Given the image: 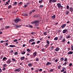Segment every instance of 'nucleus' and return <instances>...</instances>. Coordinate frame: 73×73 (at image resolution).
<instances>
[{"instance_id": "nucleus-46", "label": "nucleus", "mask_w": 73, "mask_h": 73, "mask_svg": "<svg viewBox=\"0 0 73 73\" xmlns=\"http://www.w3.org/2000/svg\"><path fill=\"white\" fill-rule=\"evenodd\" d=\"M29 27L30 28H33V26H32V25H29Z\"/></svg>"}, {"instance_id": "nucleus-42", "label": "nucleus", "mask_w": 73, "mask_h": 73, "mask_svg": "<svg viewBox=\"0 0 73 73\" xmlns=\"http://www.w3.org/2000/svg\"><path fill=\"white\" fill-rule=\"evenodd\" d=\"M54 71V69H51L50 70V72H53V71Z\"/></svg>"}, {"instance_id": "nucleus-27", "label": "nucleus", "mask_w": 73, "mask_h": 73, "mask_svg": "<svg viewBox=\"0 0 73 73\" xmlns=\"http://www.w3.org/2000/svg\"><path fill=\"white\" fill-rule=\"evenodd\" d=\"M7 60V58L6 57H4L3 58V60Z\"/></svg>"}, {"instance_id": "nucleus-48", "label": "nucleus", "mask_w": 73, "mask_h": 73, "mask_svg": "<svg viewBox=\"0 0 73 73\" xmlns=\"http://www.w3.org/2000/svg\"><path fill=\"white\" fill-rule=\"evenodd\" d=\"M69 6L67 5L66 6L67 9H69Z\"/></svg>"}, {"instance_id": "nucleus-59", "label": "nucleus", "mask_w": 73, "mask_h": 73, "mask_svg": "<svg viewBox=\"0 0 73 73\" xmlns=\"http://www.w3.org/2000/svg\"><path fill=\"white\" fill-rule=\"evenodd\" d=\"M3 66H4V67H5L7 66V64H4L3 65Z\"/></svg>"}, {"instance_id": "nucleus-12", "label": "nucleus", "mask_w": 73, "mask_h": 73, "mask_svg": "<svg viewBox=\"0 0 73 73\" xmlns=\"http://www.w3.org/2000/svg\"><path fill=\"white\" fill-rule=\"evenodd\" d=\"M9 47H11V48H13V47H16V46L14 45H11L9 46Z\"/></svg>"}, {"instance_id": "nucleus-11", "label": "nucleus", "mask_w": 73, "mask_h": 73, "mask_svg": "<svg viewBox=\"0 0 73 73\" xmlns=\"http://www.w3.org/2000/svg\"><path fill=\"white\" fill-rule=\"evenodd\" d=\"M11 62V60H8L7 61L6 63L7 64H10Z\"/></svg>"}, {"instance_id": "nucleus-9", "label": "nucleus", "mask_w": 73, "mask_h": 73, "mask_svg": "<svg viewBox=\"0 0 73 73\" xmlns=\"http://www.w3.org/2000/svg\"><path fill=\"white\" fill-rule=\"evenodd\" d=\"M27 5H25L23 6V8H26V7H27V6H28V5H29V3H27Z\"/></svg>"}, {"instance_id": "nucleus-21", "label": "nucleus", "mask_w": 73, "mask_h": 73, "mask_svg": "<svg viewBox=\"0 0 73 73\" xmlns=\"http://www.w3.org/2000/svg\"><path fill=\"white\" fill-rule=\"evenodd\" d=\"M53 48H54V46H52L50 48V50H53Z\"/></svg>"}, {"instance_id": "nucleus-64", "label": "nucleus", "mask_w": 73, "mask_h": 73, "mask_svg": "<svg viewBox=\"0 0 73 73\" xmlns=\"http://www.w3.org/2000/svg\"><path fill=\"white\" fill-rule=\"evenodd\" d=\"M2 70H5V67L3 68L2 69Z\"/></svg>"}, {"instance_id": "nucleus-23", "label": "nucleus", "mask_w": 73, "mask_h": 73, "mask_svg": "<svg viewBox=\"0 0 73 73\" xmlns=\"http://www.w3.org/2000/svg\"><path fill=\"white\" fill-rule=\"evenodd\" d=\"M37 21H34L33 22H31V24H35V23H36L37 22Z\"/></svg>"}, {"instance_id": "nucleus-60", "label": "nucleus", "mask_w": 73, "mask_h": 73, "mask_svg": "<svg viewBox=\"0 0 73 73\" xmlns=\"http://www.w3.org/2000/svg\"><path fill=\"white\" fill-rule=\"evenodd\" d=\"M12 7V6L11 5H10L8 7V8H11V7Z\"/></svg>"}, {"instance_id": "nucleus-45", "label": "nucleus", "mask_w": 73, "mask_h": 73, "mask_svg": "<svg viewBox=\"0 0 73 73\" xmlns=\"http://www.w3.org/2000/svg\"><path fill=\"white\" fill-rule=\"evenodd\" d=\"M43 1V0H41V1H38V3H42V2Z\"/></svg>"}, {"instance_id": "nucleus-31", "label": "nucleus", "mask_w": 73, "mask_h": 73, "mask_svg": "<svg viewBox=\"0 0 73 73\" xmlns=\"http://www.w3.org/2000/svg\"><path fill=\"white\" fill-rule=\"evenodd\" d=\"M66 64H67V62H65L63 64V66H65V65H66Z\"/></svg>"}, {"instance_id": "nucleus-35", "label": "nucleus", "mask_w": 73, "mask_h": 73, "mask_svg": "<svg viewBox=\"0 0 73 73\" xmlns=\"http://www.w3.org/2000/svg\"><path fill=\"white\" fill-rule=\"evenodd\" d=\"M13 53V50H11L10 52V53L11 54V53Z\"/></svg>"}, {"instance_id": "nucleus-7", "label": "nucleus", "mask_w": 73, "mask_h": 73, "mask_svg": "<svg viewBox=\"0 0 73 73\" xmlns=\"http://www.w3.org/2000/svg\"><path fill=\"white\" fill-rule=\"evenodd\" d=\"M33 56H34L35 57H36V56H37V52H35L33 54Z\"/></svg>"}, {"instance_id": "nucleus-37", "label": "nucleus", "mask_w": 73, "mask_h": 73, "mask_svg": "<svg viewBox=\"0 0 73 73\" xmlns=\"http://www.w3.org/2000/svg\"><path fill=\"white\" fill-rule=\"evenodd\" d=\"M52 2H53V0H49V3H51Z\"/></svg>"}, {"instance_id": "nucleus-56", "label": "nucleus", "mask_w": 73, "mask_h": 73, "mask_svg": "<svg viewBox=\"0 0 73 73\" xmlns=\"http://www.w3.org/2000/svg\"><path fill=\"white\" fill-rule=\"evenodd\" d=\"M35 34H36V33L34 32H32L31 33V35H35Z\"/></svg>"}, {"instance_id": "nucleus-4", "label": "nucleus", "mask_w": 73, "mask_h": 73, "mask_svg": "<svg viewBox=\"0 0 73 73\" xmlns=\"http://www.w3.org/2000/svg\"><path fill=\"white\" fill-rule=\"evenodd\" d=\"M37 22L35 23V27H38V22L39 21H36Z\"/></svg>"}, {"instance_id": "nucleus-32", "label": "nucleus", "mask_w": 73, "mask_h": 73, "mask_svg": "<svg viewBox=\"0 0 73 73\" xmlns=\"http://www.w3.org/2000/svg\"><path fill=\"white\" fill-rule=\"evenodd\" d=\"M57 2V0H52V3H56Z\"/></svg>"}, {"instance_id": "nucleus-40", "label": "nucleus", "mask_w": 73, "mask_h": 73, "mask_svg": "<svg viewBox=\"0 0 73 73\" xmlns=\"http://www.w3.org/2000/svg\"><path fill=\"white\" fill-rule=\"evenodd\" d=\"M13 42H17V39H15V40H14L13 41Z\"/></svg>"}, {"instance_id": "nucleus-47", "label": "nucleus", "mask_w": 73, "mask_h": 73, "mask_svg": "<svg viewBox=\"0 0 73 73\" xmlns=\"http://www.w3.org/2000/svg\"><path fill=\"white\" fill-rule=\"evenodd\" d=\"M18 54V52H15L14 53L15 55H17Z\"/></svg>"}, {"instance_id": "nucleus-58", "label": "nucleus", "mask_w": 73, "mask_h": 73, "mask_svg": "<svg viewBox=\"0 0 73 73\" xmlns=\"http://www.w3.org/2000/svg\"><path fill=\"white\" fill-rule=\"evenodd\" d=\"M38 60H39V59H38V58H36V61H38Z\"/></svg>"}, {"instance_id": "nucleus-28", "label": "nucleus", "mask_w": 73, "mask_h": 73, "mask_svg": "<svg viewBox=\"0 0 73 73\" xmlns=\"http://www.w3.org/2000/svg\"><path fill=\"white\" fill-rule=\"evenodd\" d=\"M70 35H68L66 36V38L67 39H68V38H70Z\"/></svg>"}, {"instance_id": "nucleus-34", "label": "nucleus", "mask_w": 73, "mask_h": 73, "mask_svg": "<svg viewBox=\"0 0 73 73\" xmlns=\"http://www.w3.org/2000/svg\"><path fill=\"white\" fill-rule=\"evenodd\" d=\"M64 58H62L60 59V61H64Z\"/></svg>"}, {"instance_id": "nucleus-10", "label": "nucleus", "mask_w": 73, "mask_h": 73, "mask_svg": "<svg viewBox=\"0 0 73 73\" xmlns=\"http://www.w3.org/2000/svg\"><path fill=\"white\" fill-rule=\"evenodd\" d=\"M73 52L72 51H70L68 52V54L69 55V54H73Z\"/></svg>"}, {"instance_id": "nucleus-41", "label": "nucleus", "mask_w": 73, "mask_h": 73, "mask_svg": "<svg viewBox=\"0 0 73 73\" xmlns=\"http://www.w3.org/2000/svg\"><path fill=\"white\" fill-rule=\"evenodd\" d=\"M46 41V42L47 44H50V42H49V41L48 40H47Z\"/></svg>"}, {"instance_id": "nucleus-17", "label": "nucleus", "mask_w": 73, "mask_h": 73, "mask_svg": "<svg viewBox=\"0 0 73 73\" xmlns=\"http://www.w3.org/2000/svg\"><path fill=\"white\" fill-rule=\"evenodd\" d=\"M63 37V36H62V35H60V36L59 40H61L62 39Z\"/></svg>"}, {"instance_id": "nucleus-62", "label": "nucleus", "mask_w": 73, "mask_h": 73, "mask_svg": "<svg viewBox=\"0 0 73 73\" xmlns=\"http://www.w3.org/2000/svg\"><path fill=\"white\" fill-rule=\"evenodd\" d=\"M12 60L13 61H16V60H15V59H12Z\"/></svg>"}, {"instance_id": "nucleus-54", "label": "nucleus", "mask_w": 73, "mask_h": 73, "mask_svg": "<svg viewBox=\"0 0 73 73\" xmlns=\"http://www.w3.org/2000/svg\"><path fill=\"white\" fill-rule=\"evenodd\" d=\"M40 41L38 40V41H37L36 43H37V44H38V43H40Z\"/></svg>"}, {"instance_id": "nucleus-13", "label": "nucleus", "mask_w": 73, "mask_h": 73, "mask_svg": "<svg viewBox=\"0 0 73 73\" xmlns=\"http://www.w3.org/2000/svg\"><path fill=\"white\" fill-rule=\"evenodd\" d=\"M63 69L61 70V72H64V71H65V69H66V68H63Z\"/></svg>"}, {"instance_id": "nucleus-44", "label": "nucleus", "mask_w": 73, "mask_h": 73, "mask_svg": "<svg viewBox=\"0 0 73 73\" xmlns=\"http://www.w3.org/2000/svg\"><path fill=\"white\" fill-rule=\"evenodd\" d=\"M71 49L72 50H73V46L72 45H71Z\"/></svg>"}, {"instance_id": "nucleus-39", "label": "nucleus", "mask_w": 73, "mask_h": 73, "mask_svg": "<svg viewBox=\"0 0 73 73\" xmlns=\"http://www.w3.org/2000/svg\"><path fill=\"white\" fill-rule=\"evenodd\" d=\"M27 51L28 52H30V50L28 48L27 49Z\"/></svg>"}, {"instance_id": "nucleus-16", "label": "nucleus", "mask_w": 73, "mask_h": 73, "mask_svg": "<svg viewBox=\"0 0 73 73\" xmlns=\"http://www.w3.org/2000/svg\"><path fill=\"white\" fill-rule=\"evenodd\" d=\"M49 65H51V62H48L46 63V65L48 66Z\"/></svg>"}, {"instance_id": "nucleus-63", "label": "nucleus", "mask_w": 73, "mask_h": 73, "mask_svg": "<svg viewBox=\"0 0 73 73\" xmlns=\"http://www.w3.org/2000/svg\"><path fill=\"white\" fill-rule=\"evenodd\" d=\"M55 62H58V59H56L55 60Z\"/></svg>"}, {"instance_id": "nucleus-8", "label": "nucleus", "mask_w": 73, "mask_h": 73, "mask_svg": "<svg viewBox=\"0 0 73 73\" xmlns=\"http://www.w3.org/2000/svg\"><path fill=\"white\" fill-rule=\"evenodd\" d=\"M21 27V26L19 25L16 26V27H15V29H17L18 28H20V27Z\"/></svg>"}, {"instance_id": "nucleus-33", "label": "nucleus", "mask_w": 73, "mask_h": 73, "mask_svg": "<svg viewBox=\"0 0 73 73\" xmlns=\"http://www.w3.org/2000/svg\"><path fill=\"white\" fill-rule=\"evenodd\" d=\"M36 44V43L35 42H33L31 43V45H35Z\"/></svg>"}, {"instance_id": "nucleus-5", "label": "nucleus", "mask_w": 73, "mask_h": 73, "mask_svg": "<svg viewBox=\"0 0 73 73\" xmlns=\"http://www.w3.org/2000/svg\"><path fill=\"white\" fill-rule=\"evenodd\" d=\"M66 24H63L62 25V26L61 27L62 28H65V27H66Z\"/></svg>"}, {"instance_id": "nucleus-49", "label": "nucleus", "mask_w": 73, "mask_h": 73, "mask_svg": "<svg viewBox=\"0 0 73 73\" xmlns=\"http://www.w3.org/2000/svg\"><path fill=\"white\" fill-rule=\"evenodd\" d=\"M5 46H7V45H8V43L6 42L5 43Z\"/></svg>"}, {"instance_id": "nucleus-20", "label": "nucleus", "mask_w": 73, "mask_h": 73, "mask_svg": "<svg viewBox=\"0 0 73 73\" xmlns=\"http://www.w3.org/2000/svg\"><path fill=\"white\" fill-rule=\"evenodd\" d=\"M28 66L29 67L32 66V64L31 63H29L28 64Z\"/></svg>"}, {"instance_id": "nucleus-52", "label": "nucleus", "mask_w": 73, "mask_h": 73, "mask_svg": "<svg viewBox=\"0 0 73 73\" xmlns=\"http://www.w3.org/2000/svg\"><path fill=\"white\" fill-rule=\"evenodd\" d=\"M40 8H42L43 7V5H41L39 6Z\"/></svg>"}, {"instance_id": "nucleus-50", "label": "nucleus", "mask_w": 73, "mask_h": 73, "mask_svg": "<svg viewBox=\"0 0 73 73\" xmlns=\"http://www.w3.org/2000/svg\"><path fill=\"white\" fill-rule=\"evenodd\" d=\"M61 67V65H60L59 66H58V69H60Z\"/></svg>"}, {"instance_id": "nucleus-25", "label": "nucleus", "mask_w": 73, "mask_h": 73, "mask_svg": "<svg viewBox=\"0 0 73 73\" xmlns=\"http://www.w3.org/2000/svg\"><path fill=\"white\" fill-rule=\"evenodd\" d=\"M70 11L71 12H72L73 11V9L72 7H70Z\"/></svg>"}, {"instance_id": "nucleus-14", "label": "nucleus", "mask_w": 73, "mask_h": 73, "mask_svg": "<svg viewBox=\"0 0 73 73\" xmlns=\"http://www.w3.org/2000/svg\"><path fill=\"white\" fill-rule=\"evenodd\" d=\"M67 31V29H65L63 31V33H65L66 31Z\"/></svg>"}, {"instance_id": "nucleus-24", "label": "nucleus", "mask_w": 73, "mask_h": 73, "mask_svg": "<svg viewBox=\"0 0 73 73\" xmlns=\"http://www.w3.org/2000/svg\"><path fill=\"white\" fill-rule=\"evenodd\" d=\"M24 58H25V57L23 56L21 58V60H23L24 59Z\"/></svg>"}, {"instance_id": "nucleus-38", "label": "nucleus", "mask_w": 73, "mask_h": 73, "mask_svg": "<svg viewBox=\"0 0 73 73\" xmlns=\"http://www.w3.org/2000/svg\"><path fill=\"white\" fill-rule=\"evenodd\" d=\"M66 14H67V15H68L69 13V11H67L65 13Z\"/></svg>"}, {"instance_id": "nucleus-19", "label": "nucleus", "mask_w": 73, "mask_h": 73, "mask_svg": "<svg viewBox=\"0 0 73 73\" xmlns=\"http://www.w3.org/2000/svg\"><path fill=\"white\" fill-rule=\"evenodd\" d=\"M52 18L54 19H55V17H56V15H54L53 16L51 17Z\"/></svg>"}, {"instance_id": "nucleus-6", "label": "nucleus", "mask_w": 73, "mask_h": 73, "mask_svg": "<svg viewBox=\"0 0 73 73\" xmlns=\"http://www.w3.org/2000/svg\"><path fill=\"white\" fill-rule=\"evenodd\" d=\"M33 41H35V39H31L29 40V43H30L31 42H33Z\"/></svg>"}, {"instance_id": "nucleus-55", "label": "nucleus", "mask_w": 73, "mask_h": 73, "mask_svg": "<svg viewBox=\"0 0 73 73\" xmlns=\"http://www.w3.org/2000/svg\"><path fill=\"white\" fill-rule=\"evenodd\" d=\"M25 46H26V44H23L22 45L23 47H25Z\"/></svg>"}, {"instance_id": "nucleus-26", "label": "nucleus", "mask_w": 73, "mask_h": 73, "mask_svg": "<svg viewBox=\"0 0 73 73\" xmlns=\"http://www.w3.org/2000/svg\"><path fill=\"white\" fill-rule=\"evenodd\" d=\"M58 40V37H56L54 38V40L55 41H57Z\"/></svg>"}, {"instance_id": "nucleus-43", "label": "nucleus", "mask_w": 73, "mask_h": 73, "mask_svg": "<svg viewBox=\"0 0 73 73\" xmlns=\"http://www.w3.org/2000/svg\"><path fill=\"white\" fill-rule=\"evenodd\" d=\"M17 3L16 2H15L14 3H13V5H17Z\"/></svg>"}, {"instance_id": "nucleus-18", "label": "nucleus", "mask_w": 73, "mask_h": 73, "mask_svg": "<svg viewBox=\"0 0 73 73\" xmlns=\"http://www.w3.org/2000/svg\"><path fill=\"white\" fill-rule=\"evenodd\" d=\"M23 16H28V14H27V13H23Z\"/></svg>"}, {"instance_id": "nucleus-1", "label": "nucleus", "mask_w": 73, "mask_h": 73, "mask_svg": "<svg viewBox=\"0 0 73 73\" xmlns=\"http://www.w3.org/2000/svg\"><path fill=\"white\" fill-rule=\"evenodd\" d=\"M57 5H58L57 7L58 8H60L61 9H62L63 8V6H61V3H57Z\"/></svg>"}, {"instance_id": "nucleus-30", "label": "nucleus", "mask_w": 73, "mask_h": 73, "mask_svg": "<svg viewBox=\"0 0 73 73\" xmlns=\"http://www.w3.org/2000/svg\"><path fill=\"white\" fill-rule=\"evenodd\" d=\"M43 34H44V36H46V35H47V33L46 32H45Z\"/></svg>"}, {"instance_id": "nucleus-36", "label": "nucleus", "mask_w": 73, "mask_h": 73, "mask_svg": "<svg viewBox=\"0 0 73 73\" xmlns=\"http://www.w3.org/2000/svg\"><path fill=\"white\" fill-rule=\"evenodd\" d=\"M21 54H25V51H23L21 53Z\"/></svg>"}, {"instance_id": "nucleus-3", "label": "nucleus", "mask_w": 73, "mask_h": 73, "mask_svg": "<svg viewBox=\"0 0 73 73\" xmlns=\"http://www.w3.org/2000/svg\"><path fill=\"white\" fill-rule=\"evenodd\" d=\"M20 71H21V68H17L15 70V72H19Z\"/></svg>"}, {"instance_id": "nucleus-15", "label": "nucleus", "mask_w": 73, "mask_h": 73, "mask_svg": "<svg viewBox=\"0 0 73 73\" xmlns=\"http://www.w3.org/2000/svg\"><path fill=\"white\" fill-rule=\"evenodd\" d=\"M59 50H60V48H56L55 49V50L56 52H58Z\"/></svg>"}, {"instance_id": "nucleus-51", "label": "nucleus", "mask_w": 73, "mask_h": 73, "mask_svg": "<svg viewBox=\"0 0 73 73\" xmlns=\"http://www.w3.org/2000/svg\"><path fill=\"white\" fill-rule=\"evenodd\" d=\"M33 17L34 18H37V15L34 16Z\"/></svg>"}, {"instance_id": "nucleus-2", "label": "nucleus", "mask_w": 73, "mask_h": 73, "mask_svg": "<svg viewBox=\"0 0 73 73\" xmlns=\"http://www.w3.org/2000/svg\"><path fill=\"white\" fill-rule=\"evenodd\" d=\"M21 20L20 19H15L14 20V21L15 23L17 24L18 23V22H19V21H20Z\"/></svg>"}, {"instance_id": "nucleus-29", "label": "nucleus", "mask_w": 73, "mask_h": 73, "mask_svg": "<svg viewBox=\"0 0 73 73\" xmlns=\"http://www.w3.org/2000/svg\"><path fill=\"white\" fill-rule=\"evenodd\" d=\"M65 41V39H63L62 40V42H64Z\"/></svg>"}, {"instance_id": "nucleus-53", "label": "nucleus", "mask_w": 73, "mask_h": 73, "mask_svg": "<svg viewBox=\"0 0 73 73\" xmlns=\"http://www.w3.org/2000/svg\"><path fill=\"white\" fill-rule=\"evenodd\" d=\"M67 60H68L67 58H65L64 59V61H67Z\"/></svg>"}, {"instance_id": "nucleus-22", "label": "nucleus", "mask_w": 73, "mask_h": 73, "mask_svg": "<svg viewBox=\"0 0 73 73\" xmlns=\"http://www.w3.org/2000/svg\"><path fill=\"white\" fill-rule=\"evenodd\" d=\"M10 27H11L9 26H6L5 27V28H6V29H9V28H10Z\"/></svg>"}, {"instance_id": "nucleus-61", "label": "nucleus", "mask_w": 73, "mask_h": 73, "mask_svg": "<svg viewBox=\"0 0 73 73\" xmlns=\"http://www.w3.org/2000/svg\"><path fill=\"white\" fill-rule=\"evenodd\" d=\"M72 66V63H70L69 64V66Z\"/></svg>"}, {"instance_id": "nucleus-57", "label": "nucleus", "mask_w": 73, "mask_h": 73, "mask_svg": "<svg viewBox=\"0 0 73 73\" xmlns=\"http://www.w3.org/2000/svg\"><path fill=\"white\" fill-rule=\"evenodd\" d=\"M19 5H21V4H23V2H19Z\"/></svg>"}]
</instances>
